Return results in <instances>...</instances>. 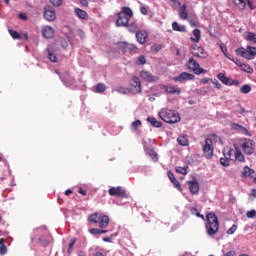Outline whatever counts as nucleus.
<instances>
[{"label": "nucleus", "mask_w": 256, "mask_h": 256, "mask_svg": "<svg viewBox=\"0 0 256 256\" xmlns=\"http://www.w3.org/2000/svg\"><path fill=\"white\" fill-rule=\"evenodd\" d=\"M191 52L194 57H198L199 59H207V57H209V53L205 51V48L198 46L197 44L192 45Z\"/></svg>", "instance_id": "obj_8"}, {"label": "nucleus", "mask_w": 256, "mask_h": 256, "mask_svg": "<svg viewBox=\"0 0 256 256\" xmlns=\"http://www.w3.org/2000/svg\"><path fill=\"white\" fill-rule=\"evenodd\" d=\"M89 233H91V235H104L105 233H107V230H102V228H91L89 230Z\"/></svg>", "instance_id": "obj_33"}, {"label": "nucleus", "mask_w": 256, "mask_h": 256, "mask_svg": "<svg viewBox=\"0 0 256 256\" xmlns=\"http://www.w3.org/2000/svg\"><path fill=\"white\" fill-rule=\"evenodd\" d=\"M246 217L248 219H254L256 217V211L255 210H250L246 212Z\"/></svg>", "instance_id": "obj_49"}, {"label": "nucleus", "mask_w": 256, "mask_h": 256, "mask_svg": "<svg viewBox=\"0 0 256 256\" xmlns=\"http://www.w3.org/2000/svg\"><path fill=\"white\" fill-rule=\"evenodd\" d=\"M235 153L233 149H225L223 152L224 157H226L229 161H231V155Z\"/></svg>", "instance_id": "obj_41"}, {"label": "nucleus", "mask_w": 256, "mask_h": 256, "mask_svg": "<svg viewBox=\"0 0 256 256\" xmlns=\"http://www.w3.org/2000/svg\"><path fill=\"white\" fill-rule=\"evenodd\" d=\"M137 127H141V120H136L132 122L131 124L132 131H137Z\"/></svg>", "instance_id": "obj_46"}, {"label": "nucleus", "mask_w": 256, "mask_h": 256, "mask_svg": "<svg viewBox=\"0 0 256 256\" xmlns=\"http://www.w3.org/2000/svg\"><path fill=\"white\" fill-rule=\"evenodd\" d=\"M135 35H136V40L138 41V43H140V45H145L147 43V37H149V34L147 33V31L140 30L136 32Z\"/></svg>", "instance_id": "obj_17"}, {"label": "nucleus", "mask_w": 256, "mask_h": 256, "mask_svg": "<svg viewBox=\"0 0 256 256\" xmlns=\"http://www.w3.org/2000/svg\"><path fill=\"white\" fill-rule=\"evenodd\" d=\"M46 51L48 53L49 61H51L52 63H57V55H55L53 50H50L49 48H47Z\"/></svg>", "instance_id": "obj_34"}, {"label": "nucleus", "mask_w": 256, "mask_h": 256, "mask_svg": "<svg viewBox=\"0 0 256 256\" xmlns=\"http://www.w3.org/2000/svg\"><path fill=\"white\" fill-rule=\"evenodd\" d=\"M158 116L160 119H162V121H164V123L175 124L181 121V116L179 113H176L169 108H161L158 112Z\"/></svg>", "instance_id": "obj_2"}, {"label": "nucleus", "mask_w": 256, "mask_h": 256, "mask_svg": "<svg viewBox=\"0 0 256 256\" xmlns=\"http://www.w3.org/2000/svg\"><path fill=\"white\" fill-rule=\"evenodd\" d=\"M220 49L227 59H231L230 55L227 53V47L225 45L221 44Z\"/></svg>", "instance_id": "obj_50"}, {"label": "nucleus", "mask_w": 256, "mask_h": 256, "mask_svg": "<svg viewBox=\"0 0 256 256\" xmlns=\"http://www.w3.org/2000/svg\"><path fill=\"white\" fill-rule=\"evenodd\" d=\"M234 255H235V251H233V250L223 254V256H234Z\"/></svg>", "instance_id": "obj_64"}, {"label": "nucleus", "mask_w": 256, "mask_h": 256, "mask_svg": "<svg viewBox=\"0 0 256 256\" xmlns=\"http://www.w3.org/2000/svg\"><path fill=\"white\" fill-rule=\"evenodd\" d=\"M203 155L206 159L213 157V139L206 138L203 145Z\"/></svg>", "instance_id": "obj_7"}, {"label": "nucleus", "mask_w": 256, "mask_h": 256, "mask_svg": "<svg viewBox=\"0 0 256 256\" xmlns=\"http://www.w3.org/2000/svg\"><path fill=\"white\" fill-rule=\"evenodd\" d=\"M131 17H133V10L129 7H122L121 12L118 13L116 27H127Z\"/></svg>", "instance_id": "obj_3"}, {"label": "nucleus", "mask_w": 256, "mask_h": 256, "mask_svg": "<svg viewBox=\"0 0 256 256\" xmlns=\"http://www.w3.org/2000/svg\"><path fill=\"white\" fill-rule=\"evenodd\" d=\"M240 93H243V95H247L248 93H251V85L244 84L240 87Z\"/></svg>", "instance_id": "obj_35"}, {"label": "nucleus", "mask_w": 256, "mask_h": 256, "mask_svg": "<svg viewBox=\"0 0 256 256\" xmlns=\"http://www.w3.org/2000/svg\"><path fill=\"white\" fill-rule=\"evenodd\" d=\"M42 35L44 39H53L55 37V29L51 26H44L42 28Z\"/></svg>", "instance_id": "obj_16"}, {"label": "nucleus", "mask_w": 256, "mask_h": 256, "mask_svg": "<svg viewBox=\"0 0 256 256\" xmlns=\"http://www.w3.org/2000/svg\"><path fill=\"white\" fill-rule=\"evenodd\" d=\"M173 31H178V33H185L187 31V27L185 25H179L177 22L172 23Z\"/></svg>", "instance_id": "obj_27"}, {"label": "nucleus", "mask_w": 256, "mask_h": 256, "mask_svg": "<svg viewBox=\"0 0 256 256\" xmlns=\"http://www.w3.org/2000/svg\"><path fill=\"white\" fill-rule=\"evenodd\" d=\"M186 67L188 71H192L195 73V75H201L202 73H206L207 71L195 61L194 58H189V60L186 62Z\"/></svg>", "instance_id": "obj_6"}, {"label": "nucleus", "mask_w": 256, "mask_h": 256, "mask_svg": "<svg viewBox=\"0 0 256 256\" xmlns=\"http://www.w3.org/2000/svg\"><path fill=\"white\" fill-rule=\"evenodd\" d=\"M140 77L144 79V81H148L149 83H151V81H155V77L149 71L142 70L140 72Z\"/></svg>", "instance_id": "obj_22"}, {"label": "nucleus", "mask_w": 256, "mask_h": 256, "mask_svg": "<svg viewBox=\"0 0 256 256\" xmlns=\"http://www.w3.org/2000/svg\"><path fill=\"white\" fill-rule=\"evenodd\" d=\"M188 187L192 195L199 193V182H197V179L194 178L192 181H188Z\"/></svg>", "instance_id": "obj_18"}, {"label": "nucleus", "mask_w": 256, "mask_h": 256, "mask_svg": "<svg viewBox=\"0 0 256 256\" xmlns=\"http://www.w3.org/2000/svg\"><path fill=\"white\" fill-rule=\"evenodd\" d=\"M75 243H77V238H72L68 245V250H67L68 255H71V253H73V247L75 246Z\"/></svg>", "instance_id": "obj_40"}, {"label": "nucleus", "mask_w": 256, "mask_h": 256, "mask_svg": "<svg viewBox=\"0 0 256 256\" xmlns=\"http://www.w3.org/2000/svg\"><path fill=\"white\" fill-rule=\"evenodd\" d=\"M175 189H178V191H183V188H181V183H179V180L175 178L174 180L171 181Z\"/></svg>", "instance_id": "obj_44"}, {"label": "nucleus", "mask_w": 256, "mask_h": 256, "mask_svg": "<svg viewBox=\"0 0 256 256\" xmlns=\"http://www.w3.org/2000/svg\"><path fill=\"white\" fill-rule=\"evenodd\" d=\"M177 143H179L182 147L189 145V139H187V135H181L177 138Z\"/></svg>", "instance_id": "obj_30"}, {"label": "nucleus", "mask_w": 256, "mask_h": 256, "mask_svg": "<svg viewBox=\"0 0 256 256\" xmlns=\"http://www.w3.org/2000/svg\"><path fill=\"white\" fill-rule=\"evenodd\" d=\"M190 27H197V22L193 18H188Z\"/></svg>", "instance_id": "obj_58"}, {"label": "nucleus", "mask_w": 256, "mask_h": 256, "mask_svg": "<svg viewBox=\"0 0 256 256\" xmlns=\"http://www.w3.org/2000/svg\"><path fill=\"white\" fill-rule=\"evenodd\" d=\"M241 71H244V73H253V68L249 64H243L240 66Z\"/></svg>", "instance_id": "obj_38"}, {"label": "nucleus", "mask_w": 256, "mask_h": 256, "mask_svg": "<svg viewBox=\"0 0 256 256\" xmlns=\"http://www.w3.org/2000/svg\"><path fill=\"white\" fill-rule=\"evenodd\" d=\"M9 33H10L11 37L14 39H21V34H19V32H17L16 30L10 29Z\"/></svg>", "instance_id": "obj_45"}, {"label": "nucleus", "mask_w": 256, "mask_h": 256, "mask_svg": "<svg viewBox=\"0 0 256 256\" xmlns=\"http://www.w3.org/2000/svg\"><path fill=\"white\" fill-rule=\"evenodd\" d=\"M213 84L215 85L216 89H221L222 87L221 83H219V81L216 79L213 81Z\"/></svg>", "instance_id": "obj_61"}, {"label": "nucleus", "mask_w": 256, "mask_h": 256, "mask_svg": "<svg viewBox=\"0 0 256 256\" xmlns=\"http://www.w3.org/2000/svg\"><path fill=\"white\" fill-rule=\"evenodd\" d=\"M119 47L123 53H137L138 49L137 45L129 44L127 42H120Z\"/></svg>", "instance_id": "obj_11"}, {"label": "nucleus", "mask_w": 256, "mask_h": 256, "mask_svg": "<svg viewBox=\"0 0 256 256\" xmlns=\"http://www.w3.org/2000/svg\"><path fill=\"white\" fill-rule=\"evenodd\" d=\"M234 145H237L238 150L242 149L246 155H253L255 151V143L249 138H242Z\"/></svg>", "instance_id": "obj_4"}, {"label": "nucleus", "mask_w": 256, "mask_h": 256, "mask_svg": "<svg viewBox=\"0 0 256 256\" xmlns=\"http://www.w3.org/2000/svg\"><path fill=\"white\" fill-rule=\"evenodd\" d=\"M100 229H107L109 227V216L102 215L98 221Z\"/></svg>", "instance_id": "obj_23"}, {"label": "nucleus", "mask_w": 256, "mask_h": 256, "mask_svg": "<svg viewBox=\"0 0 256 256\" xmlns=\"http://www.w3.org/2000/svg\"><path fill=\"white\" fill-rule=\"evenodd\" d=\"M193 35H194V38L191 37L190 40L193 41L194 43H199V41L201 39V30L194 29L193 30Z\"/></svg>", "instance_id": "obj_31"}, {"label": "nucleus", "mask_w": 256, "mask_h": 256, "mask_svg": "<svg viewBox=\"0 0 256 256\" xmlns=\"http://www.w3.org/2000/svg\"><path fill=\"white\" fill-rule=\"evenodd\" d=\"M152 51H154V53H159V51H161V45H159V44L153 45Z\"/></svg>", "instance_id": "obj_56"}, {"label": "nucleus", "mask_w": 256, "mask_h": 256, "mask_svg": "<svg viewBox=\"0 0 256 256\" xmlns=\"http://www.w3.org/2000/svg\"><path fill=\"white\" fill-rule=\"evenodd\" d=\"M234 149H235V159H236V161H239L240 163H244L245 156L243 155L241 150H239L237 145H234Z\"/></svg>", "instance_id": "obj_25"}, {"label": "nucleus", "mask_w": 256, "mask_h": 256, "mask_svg": "<svg viewBox=\"0 0 256 256\" xmlns=\"http://www.w3.org/2000/svg\"><path fill=\"white\" fill-rule=\"evenodd\" d=\"M136 65H145V63H147V59L145 58V56L141 55L136 59Z\"/></svg>", "instance_id": "obj_42"}, {"label": "nucleus", "mask_w": 256, "mask_h": 256, "mask_svg": "<svg viewBox=\"0 0 256 256\" xmlns=\"http://www.w3.org/2000/svg\"><path fill=\"white\" fill-rule=\"evenodd\" d=\"M195 79V75L187 72H182L179 76L173 78V81L178 83H183V81H193Z\"/></svg>", "instance_id": "obj_13"}, {"label": "nucleus", "mask_w": 256, "mask_h": 256, "mask_svg": "<svg viewBox=\"0 0 256 256\" xmlns=\"http://www.w3.org/2000/svg\"><path fill=\"white\" fill-rule=\"evenodd\" d=\"M235 53L238 57H244L251 61L256 57V48L253 46H247L246 48L240 47L235 50Z\"/></svg>", "instance_id": "obj_5"}, {"label": "nucleus", "mask_w": 256, "mask_h": 256, "mask_svg": "<svg viewBox=\"0 0 256 256\" xmlns=\"http://www.w3.org/2000/svg\"><path fill=\"white\" fill-rule=\"evenodd\" d=\"M146 121H148V123H150V125H152V127H156V128L163 127V122L157 120V118H155V117L149 116L146 119Z\"/></svg>", "instance_id": "obj_24"}, {"label": "nucleus", "mask_w": 256, "mask_h": 256, "mask_svg": "<svg viewBox=\"0 0 256 256\" xmlns=\"http://www.w3.org/2000/svg\"><path fill=\"white\" fill-rule=\"evenodd\" d=\"M233 3L235 7L240 9V11L245 10V7H247V0H233Z\"/></svg>", "instance_id": "obj_28"}, {"label": "nucleus", "mask_w": 256, "mask_h": 256, "mask_svg": "<svg viewBox=\"0 0 256 256\" xmlns=\"http://www.w3.org/2000/svg\"><path fill=\"white\" fill-rule=\"evenodd\" d=\"M102 216L103 215H101L100 213H94L89 216L88 220L90 221V223H99Z\"/></svg>", "instance_id": "obj_29"}, {"label": "nucleus", "mask_w": 256, "mask_h": 256, "mask_svg": "<svg viewBox=\"0 0 256 256\" xmlns=\"http://www.w3.org/2000/svg\"><path fill=\"white\" fill-rule=\"evenodd\" d=\"M206 233L210 237H213V235H217L219 233V218H217V215L215 213H208L206 215Z\"/></svg>", "instance_id": "obj_1"}, {"label": "nucleus", "mask_w": 256, "mask_h": 256, "mask_svg": "<svg viewBox=\"0 0 256 256\" xmlns=\"http://www.w3.org/2000/svg\"><path fill=\"white\" fill-rule=\"evenodd\" d=\"M231 128L238 133H242V135H247L248 137H251V133H249V130H247V128L241 126L240 124L232 123Z\"/></svg>", "instance_id": "obj_19"}, {"label": "nucleus", "mask_w": 256, "mask_h": 256, "mask_svg": "<svg viewBox=\"0 0 256 256\" xmlns=\"http://www.w3.org/2000/svg\"><path fill=\"white\" fill-rule=\"evenodd\" d=\"M230 61H233V63H235V65H237L239 68H241V65L243 64V62H241V60L238 58H231Z\"/></svg>", "instance_id": "obj_54"}, {"label": "nucleus", "mask_w": 256, "mask_h": 256, "mask_svg": "<svg viewBox=\"0 0 256 256\" xmlns=\"http://www.w3.org/2000/svg\"><path fill=\"white\" fill-rule=\"evenodd\" d=\"M51 5L54 7H61L63 5V0H49Z\"/></svg>", "instance_id": "obj_48"}, {"label": "nucleus", "mask_w": 256, "mask_h": 256, "mask_svg": "<svg viewBox=\"0 0 256 256\" xmlns=\"http://www.w3.org/2000/svg\"><path fill=\"white\" fill-rule=\"evenodd\" d=\"M237 231V225L233 224L227 231V235H233Z\"/></svg>", "instance_id": "obj_51"}, {"label": "nucleus", "mask_w": 256, "mask_h": 256, "mask_svg": "<svg viewBox=\"0 0 256 256\" xmlns=\"http://www.w3.org/2000/svg\"><path fill=\"white\" fill-rule=\"evenodd\" d=\"M179 17L185 21L189 19V13H187V4H183L178 10Z\"/></svg>", "instance_id": "obj_20"}, {"label": "nucleus", "mask_w": 256, "mask_h": 256, "mask_svg": "<svg viewBox=\"0 0 256 256\" xmlns=\"http://www.w3.org/2000/svg\"><path fill=\"white\" fill-rule=\"evenodd\" d=\"M217 79H219V81H221L223 85H228V86L231 85V79L225 76L223 72L218 73Z\"/></svg>", "instance_id": "obj_26"}, {"label": "nucleus", "mask_w": 256, "mask_h": 256, "mask_svg": "<svg viewBox=\"0 0 256 256\" xmlns=\"http://www.w3.org/2000/svg\"><path fill=\"white\" fill-rule=\"evenodd\" d=\"M230 163H231V160H229V158H227V157L220 158V164L223 167H229Z\"/></svg>", "instance_id": "obj_43"}, {"label": "nucleus", "mask_w": 256, "mask_h": 256, "mask_svg": "<svg viewBox=\"0 0 256 256\" xmlns=\"http://www.w3.org/2000/svg\"><path fill=\"white\" fill-rule=\"evenodd\" d=\"M43 17L49 23L55 21V19H57V14H55V8H53L51 5L45 6Z\"/></svg>", "instance_id": "obj_9"}, {"label": "nucleus", "mask_w": 256, "mask_h": 256, "mask_svg": "<svg viewBox=\"0 0 256 256\" xmlns=\"http://www.w3.org/2000/svg\"><path fill=\"white\" fill-rule=\"evenodd\" d=\"M140 13L142 15H147V8L145 6L140 7Z\"/></svg>", "instance_id": "obj_62"}, {"label": "nucleus", "mask_w": 256, "mask_h": 256, "mask_svg": "<svg viewBox=\"0 0 256 256\" xmlns=\"http://www.w3.org/2000/svg\"><path fill=\"white\" fill-rule=\"evenodd\" d=\"M0 255H7V246L6 245L0 246Z\"/></svg>", "instance_id": "obj_55"}, {"label": "nucleus", "mask_w": 256, "mask_h": 256, "mask_svg": "<svg viewBox=\"0 0 256 256\" xmlns=\"http://www.w3.org/2000/svg\"><path fill=\"white\" fill-rule=\"evenodd\" d=\"M106 89H107V86L104 83H98L96 85L95 92L96 93H105Z\"/></svg>", "instance_id": "obj_39"}, {"label": "nucleus", "mask_w": 256, "mask_h": 256, "mask_svg": "<svg viewBox=\"0 0 256 256\" xmlns=\"http://www.w3.org/2000/svg\"><path fill=\"white\" fill-rule=\"evenodd\" d=\"M212 139L216 142V143H223V141L221 140V137L215 135V134H212L211 135Z\"/></svg>", "instance_id": "obj_57"}, {"label": "nucleus", "mask_w": 256, "mask_h": 256, "mask_svg": "<svg viewBox=\"0 0 256 256\" xmlns=\"http://www.w3.org/2000/svg\"><path fill=\"white\" fill-rule=\"evenodd\" d=\"M108 193L111 197H121L122 199H127V192L123 187L118 186V187H111L108 190Z\"/></svg>", "instance_id": "obj_10"}, {"label": "nucleus", "mask_w": 256, "mask_h": 256, "mask_svg": "<svg viewBox=\"0 0 256 256\" xmlns=\"http://www.w3.org/2000/svg\"><path fill=\"white\" fill-rule=\"evenodd\" d=\"M19 19H22V21H27V14H25V13H20V14H19Z\"/></svg>", "instance_id": "obj_63"}, {"label": "nucleus", "mask_w": 256, "mask_h": 256, "mask_svg": "<svg viewBox=\"0 0 256 256\" xmlns=\"http://www.w3.org/2000/svg\"><path fill=\"white\" fill-rule=\"evenodd\" d=\"M128 31H130V33H135L137 31V25L135 24H128Z\"/></svg>", "instance_id": "obj_52"}, {"label": "nucleus", "mask_w": 256, "mask_h": 256, "mask_svg": "<svg viewBox=\"0 0 256 256\" xmlns=\"http://www.w3.org/2000/svg\"><path fill=\"white\" fill-rule=\"evenodd\" d=\"M161 89H164L165 93H168L169 95H181L179 86L163 85Z\"/></svg>", "instance_id": "obj_14"}, {"label": "nucleus", "mask_w": 256, "mask_h": 256, "mask_svg": "<svg viewBox=\"0 0 256 256\" xmlns=\"http://www.w3.org/2000/svg\"><path fill=\"white\" fill-rule=\"evenodd\" d=\"M249 177L250 179H253L254 183H256L255 171L249 166H244L241 172V178L247 179Z\"/></svg>", "instance_id": "obj_12"}, {"label": "nucleus", "mask_w": 256, "mask_h": 256, "mask_svg": "<svg viewBox=\"0 0 256 256\" xmlns=\"http://www.w3.org/2000/svg\"><path fill=\"white\" fill-rule=\"evenodd\" d=\"M191 215H196V217H200V219H203L205 221V216L201 213H199V210L196 207H192L190 209Z\"/></svg>", "instance_id": "obj_37"}, {"label": "nucleus", "mask_w": 256, "mask_h": 256, "mask_svg": "<svg viewBox=\"0 0 256 256\" xmlns=\"http://www.w3.org/2000/svg\"><path fill=\"white\" fill-rule=\"evenodd\" d=\"M167 176H168V178H169V180L170 181H174L176 178H175V174H173L172 172H171V170H169L168 172H167Z\"/></svg>", "instance_id": "obj_59"}, {"label": "nucleus", "mask_w": 256, "mask_h": 256, "mask_svg": "<svg viewBox=\"0 0 256 256\" xmlns=\"http://www.w3.org/2000/svg\"><path fill=\"white\" fill-rule=\"evenodd\" d=\"M38 243H40V245H43V247L49 245V240L47 239H43V238H38Z\"/></svg>", "instance_id": "obj_53"}, {"label": "nucleus", "mask_w": 256, "mask_h": 256, "mask_svg": "<svg viewBox=\"0 0 256 256\" xmlns=\"http://www.w3.org/2000/svg\"><path fill=\"white\" fill-rule=\"evenodd\" d=\"M245 39H246V41H249L250 43H252V45H256V34H255V32H248Z\"/></svg>", "instance_id": "obj_32"}, {"label": "nucleus", "mask_w": 256, "mask_h": 256, "mask_svg": "<svg viewBox=\"0 0 256 256\" xmlns=\"http://www.w3.org/2000/svg\"><path fill=\"white\" fill-rule=\"evenodd\" d=\"M149 155H150L152 161H154V163H157V161H158L157 152H155V150H149Z\"/></svg>", "instance_id": "obj_47"}, {"label": "nucleus", "mask_w": 256, "mask_h": 256, "mask_svg": "<svg viewBox=\"0 0 256 256\" xmlns=\"http://www.w3.org/2000/svg\"><path fill=\"white\" fill-rule=\"evenodd\" d=\"M187 169H189V166H184V167H181V166H177L175 168V171L176 173H179L180 175H187Z\"/></svg>", "instance_id": "obj_36"}, {"label": "nucleus", "mask_w": 256, "mask_h": 256, "mask_svg": "<svg viewBox=\"0 0 256 256\" xmlns=\"http://www.w3.org/2000/svg\"><path fill=\"white\" fill-rule=\"evenodd\" d=\"M231 85H235L236 87H239V85H241V82H239V80H237V79L233 80L232 82L230 80V86Z\"/></svg>", "instance_id": "obj_60"}, {"label": "nucleus", "mask_w": 256, "mask_h": 256, "mask_svg": "<svg viewBox=\"0 0 256 256\" xmlns=\"http://www.w3.org/2000/svg\"><path fill=\"white\" fill-rule=\"evenodd\" d=\"M130 85L132 87V92L134 95H137V93H141V81L139 80V77L134 76L130 82Z\"/></svg>", "instance_id": "obj_15"}, {"label": "nucleus", "mask_w": 256, "mask_h": 256, "mask_svg": "<svg viewBox=\"0 0 256 256\" xmlns=\"http://www.w3.org/2000/svg\"><path fill=\"white\" fill-rule=\"evenodd\" d=\"M74 13L78 17V19L87 20L89 18V14L87 13V11H85L81 8H75Z\"/></svg>", "instance_id": "obj_21"}]
</instances>
